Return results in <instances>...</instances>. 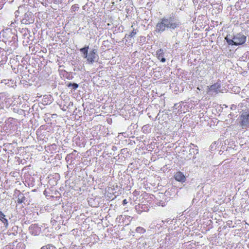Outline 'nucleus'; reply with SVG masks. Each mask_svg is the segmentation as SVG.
Listing matches in <instances>:
<instances>
[{
    "mask_svg": "<svg viewBox=\"0 0 249 249\" xmlns=\"http://www.w3.org/2000/svg\"><path fill=\"white\" fill-rule=\"evenodd\" d=\"M126 203H127V202H126V199H124L123 200V204H126Z\"/></svg>",
    "mask_w": 249,
    "mask_h": 249,
    "instance_id": "nucleus-17",
    "label": "nucleus"
},
{
    "mask_svg": "<svg viewBox=\"0 0 249 249\" xmlns=\"http://www.w3.org/2000/svg\"><path fill=\"white\" fill-rule=\"evenodd\" d=\"M97 52L98 51L96 49H93L89 53H88L86 56H84V58H87V61L89 64H92L98 57Z\"/></svg>",
    "mask_w": 249,
    "mask_h": 249,
    "instance_id": "nucleus-3",
    "label": "nucleus"
},
{
    "mask_svg": "<svg viewBox=\"0 0 249 249\" xmlns=\"http://www.w3.org/2000/svg\"><path fill=\"white\" fill-rule=\"evenodd\" d=\"M198 90H200V89L199 88H197Z\"/></svg>",
    "mask_w": 249,
    "mask_h": 249,
    "instance_id": "nucleus-18",
    "label": "nucleus"
},
{
    "mask_svg": "<svg viewBox=\"0 0 249 249\" xmlns=\"http://www.w3.org/2000/svg\"><path fill=\"white\" fill-rule=\"evenodd\" d=\"M180 25L179 20L174 17L163 18L160 19L156 26V31L161 33L165 31L166 28L174 30Z\"/></svg>",
    "mask_w": 249,
    "mask_h": 249,
    "instance_id": "nucleus-1",
    "label": "nucleus"
},
{
    "mask_svg": "<svg viewBox=\"0 0 249 249\" xmlns=\"http://www.w3.org/2000/svg\"><path fill=\"white\" fill-rule=\"evenodd\" d=\"M18 202L19 203H21L22 202V201L20 200L19 198H18Z\"/></svg>",
    "mask_w": 249,
    "mask_h": 249,
    "instance_id": "nucleus-16",
    "label": "nucleus"
},
{
    "mask_svg": "<svg viewBox=\"0 0 249 249\" xmlns=\"http://www.w3.org/2000/svg\"><path fill=\"white\" fill-rule=\"evenodd\" d=\"M247 37L242 34H237L233 36V39L234 40L235 45L243 44L246 40Z\"/></svg>",
    "mask_w": 249,
    "mask_h": 249,
    "instance_id": "nucleus-4",
    "label": "nucleus"
},
{
    "mask_svg": "<svg viewBox=\"0 0 249 249\" xmlns=\"http://www.w3.org/2000/svg\"><path fill=\"white\" fill-rule=\"evenodd\" d=\"M71 86L72 87L73 89H75L78 88V85L76 83H73V84L70 83L68 85V87H71Z\"/></svg>",
    "mask_w": 249,
    "mask_h": 249,
    "instance_id": "nucleus-13",
    "label": "nucleus"
},
{
    "mask_svg": "<svg viewBox=\"0 0 249 249\" xmlns=\"http://www.w3.org/2000/svg\"><path fill=\"white\" fill-rule=\"evenodd\" d=\"M1 221L4 223L6 227L8 225V221L5 217L4 219L1 220Z\"/></svg>",
    "mask_w": 249,
    "mask_h": 249,
    "instance_id": "nucleus-14",
    "label": "nucleus"
},
{
    "mask_svg": "<svg viewBox=\"0 0 249 249\" xmlns=\"http://www.w3.org/2000/svg\"><path fill=\"white\" fill-rule=\"evenodd\" d=\"M5 215L3 214V213H2L1 211H0V220H2L3 219H4V218L5 217Z\"/></svg>",
    "mask_w": 249,
    "mask_h": 249,
    "instance_id": "nucleus-15",
    "label": "nucleus"
},
{
    "mask_svg": "<svg viewBox=\"0 0 249 249\" xmlns=\"http://www.w3.org/2000/svg\"><path fill=\"white\" fill-rule=\"evenodd\" d=\"M240 125L243 128L249 127V109L243 111L240 116Z\"/></svg>",
    "mask_w": 249,
    "mask_h": 249,
    "instance_id": "nucleus-2",
    "label": "nucleus"
},
{
    "mask_svg": "<svg viewBox=\"0 0 249 249\" xmlns=\"http://www.w3.org/2000/svg\"><path fill=\"white\" fill-rule=\"evenodd\" d=\"M138 31V30L133 29V31L130 33V35H129V36H130V37H133L137 34Z\"/></svg>",
    "mask_w": 249,
    "mask_h": 249,
    "instance_id": "nucleus-11",
    "label": "nucleus"
},
{
    "mask_svg": "<svg viewBox=\"0 0 249 249\" xmlns=\"http://www.w3.org/2000/svg\"><path fill=\"white\" fill-rule=\"evenodd\" d=\"M157 56L158 58L162 62H164L165 61V58L163 57V50L162 49H160L157 51Z\"/></svg>",
    "mask_w": 249,
    "mask_h": 249,
    "instance_id": "nucleus-6",
    "label": "nucleus"
},
{
    "mask_svg": "<svg viewBox=\"0 0 249 249\" xmlns=\"http://www.w3.org/2000/svg\"><path fill=\"white\" fill-rule=\"evenodd\" d=\"M174 178L177 181L181 182H185L186 180L185 176L181 172H177L174 176Z\"/></svg>",
    "mask_w": 249,
    "mask_h": 249,
    "instance_id": "nucleus-5",
    "label": "nucleus"
},
{
    "mask_svg": "<svg viewBox=\"0 0 249 249\" xmlns=\"http://www.w3.org/2000/svg\"><path fill=\"white\" fill-rule=\"evenodd\" d=\"M220 88V86L218 83H215L214 84L212 85L209 88V92L210 91H213V92L217 93H218Z\"/></svg>",
    "mask_w": 249,
    "mask_h": 249,
    "instance_id": "nucleus-7",
    "label": "nucleus"
},
{
    "mask_svg": "<svg viewBox=\"0 0 249 249\" xmlns=\"http://www.w3.org/2000/svg\"><path fill=\"white\" fill-rule=\"evenodd\" d=\"M136 231L137 232L141 233H144L145 232V230L143 228L140 227L137 228Z\"/></svg>",
    "mask_w": 249,
    "mask_h": 249,
    "instance_id": "nucleus-12",
    "label": "nucleus"
},
{
    "mask_svg": "<svg viewBox=\"0 0 249 249\" xmlns=\"http://www.w3.org/2000/svg\"><path fill=\"white\" fill-rule=\"evenodd\" d=\"M225 39L229 45H234V40L231 35L227 36Z\"/></svg>",
    "mask_w": 249,
    "mask_h": 249,
    "instance_id": "nucleus-8",
    "label": "nucleus"
},
{
    "mask_svg": "<svg viewBox=\"0 0 249 249\" xmlns=\"http://www.w3.org/2000/svg\"><path fill=\"white\" fill-rule=\"evenodd\" d=\"M41 249H56V248L51 245H47L45 246H43Z\"/></svg>",
    "mask_w": 249,
    "mask_h": 249,
    "instance_id": "nucleus-10",
    "label": "nucleus"
},
{
    "mask_svg": "<svg viewBox=\"0 0 249 249\" xmlns=\"http://www.w3.org/2000/svg\"><path fill=\"white\" fill-rule=\"evenodd\" d=\"M89 48V46H87L80 49V52L83 53L84 57V56H86V55L88 53Z\"/></svg>",
    "mask_w": 249,
    "mask_h": 249,
    "instance_id": "nucleus-9",
    "label": "nucleus"
}]
</instances>
